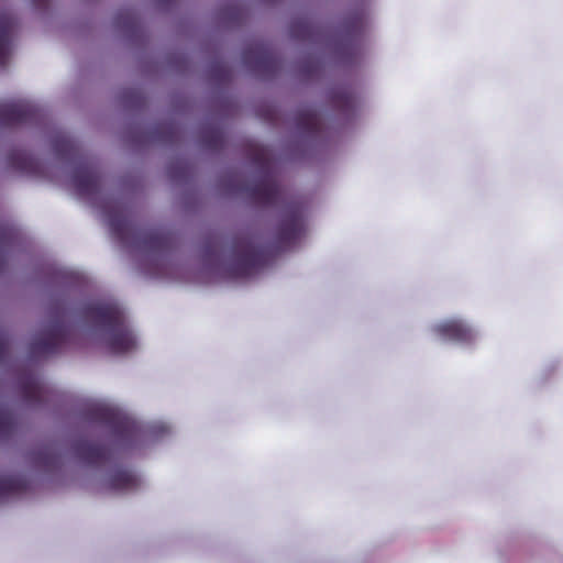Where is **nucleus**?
Returning <instances> with one entry per match:
<instances>
[{"instance_id": "obj_1", "label": "nucleus", "mask_w": 563, "mask_h": 563, "mask_svg": "<svg viewBox=\"0 0 563 563\" xmlns=\"http://www.w3.org/2000/svg\"><path fill=\"white\" fill-rule=\"evenodd\" d=\"M305 233L303 208L298 202H289L277 225L275 241L263 245L250 232H240L232 242L234 258L229 267L231 276L250 277L268 265L275 255L295 246Z\"/></svg>"}, {"instance_id": "obj_2", "label": "nucleus", "mask_w": 563, "mask_h": 563, "mask_svg": "<svg viewBox=\"0 0 563 563\" xmlns=\"http://www.w3.org/2000/svg\"><path fill=\"white\" fill-rule=\"evenodd\" d=\"M85 320L107 333L106 343L110 352L123 354L136 347V339L126 323L121 307L114 301H93L81 309Z\"/></svg>"}, {"instance_id": "obj_3", "label": "nucleus", "mask_w": 563, "mask_h": 563, "mask_svg": "<svg viewBox=\"0 0 563 563\" xmlns=\"http://www.w3.org/2000/svg\"><path fill=\"white\" fill-rule=\"evenodd\" d=\"M66 310L55 308L48 325L34 336L29 346L33 358L46 357L58 353L70 339V329L65 323Z\"/></svg>"}, {"instance_id": "obj_4", "label": "nucleus", "mask_w": 563, "mask_h": 563, "mask_svg": "<svg viewBox=\"0 0 563 563\" xmlns=\"http://www.w3.org/2000/svg\"><path fill=\"white\" fill-rule=\"evenodd\" d=\"M87 416L93 422L110 427L115 439L122 444H131L137 439L139 429L135 422L112 408L93 405L88 409Z\"/></svg>"}, {"instance_id": "obj_5", "label": "nucleus", "mask_w": 563, "mask_h": 563, "mask_svg": "<svg viewBox=\"0 0 563 563\" xmlns=\"http://www.w3.org/2000/svg\"><path fill=\"white\" fill-rule=\"evenodd\" d=\"M365 15L357 12L344 19L342 33L334 46L335 55L342 62H352L361 53V37L365 30Z\"/></svg>"}, {"instance_id": "obj_6", "label": "nucleus", "mask_w": 563, "mask_h": 563, "mask_svg": "<svg viewBox=\"0 0 563 563\" xmlns=\"http://www.w3.org/2000/svg\"><path fill=\"white\" fill-rule=\"evenodd\" d=\"M244 65L262 77L275 76L282 67L279 57L264 43H254L242 52Z\"/></svg>"}, {"instance_id": "obj_7", "label": "nucleus", "mask_w": 563, "mask_h": 563, "mask_svg": "<svg viewBox=\"0 0 563 563\" xmlns=\"http://www.w3.org/2000/svg\"><path fill=\"white\" fill-rule=\"evenodd\" d=\"M40 118L41 109L29 101L20 100L0 104V126L32 123Z\"/></svg>"}, {"instance_id": "obj_8", "label": "nucleus", "mask_w": 563, "mask_h": 563, "mask_svg": "<svg viewBox=\"0 0 563 563\" xmlns=\"http://www.w3.org/2000/svg\"><path fill=\"white\" fill-rule=\"evenodd\" d=\"M73 184L80 198L92 199L100 190L101 176L90 162H80L73 174Z\"/></svg>"}, {"instance_id": "obj_9", "label": "nucleus", "mask_w": 563, "mask_h": 563, "mask_svg": "<svg viewBox=\"0 0 563 563\" xmlns=\"http://www.w3.org/2000/svg\"><path fill=\"white\" fill-rule=\"evenodd\" d=\"M250 198L261 206H274L283 197V189L272 175H265L249 189Z\"/></svg>"}, {"instance_id": "obj_10", "label": "nucleus", "mask_w": 563, "mask_h": 563, "mask_svg": "<svg viewBox=\"0 0 563 563\" xmlns=\"http://www.w3.org/2000/svg\"><path fill=\"white\" fill-rule=\"evenodd\" d=\"M76 456L87 465H100L110 460L112 452L107 445L79 440L74 446Z\"/></svg>"}, {"instance_id": "obj_11", "label": "nucleus", "mask_w": 563, "mask_h": 563, "mask_svg": "<svg viewBox=\"0 0 563 563\" xmlns=\"http://www.w3.org/2000/svg\"><path fill=\"white\" fill-rule=\"evenodd\" d=\"M19 390L24 401L31 406L41 405L46 400L47 389L34 373H25L20 376Z\"/></svg>"}, {"instance_id": "obj_12", "label": "nucleus", "mask_w": 563, "mask_h": 563, "mask_svg": "<svg viewBox=\"0 0 563 563\" xmlns=\"http://www.w3.org/2000/svg\"><path fill=\"white\" fill-rule=\"evenodd\" d=\"M329 100L332 108L345 117L353 115L358 107L357 95L347 86H340L331 89Z\"/></svg>"}, {"instance_id": "obj_13", "label": "nucleus", "mask_w": 563, "mask_h": 563, "mask_svg": "<svg viewBox=\"0 0 563 563\" xmlns=\"http://www.w3.org/2000/svg\"><path fill=\"white\" fill-rule=\"evenodd\" d=\"M289 33L294 40L320 43L324 38L323 29L308 18H298L291 21Z\"/></svg>"}, {"instance_id": "obj_14", "label": "nucleus", "mask_w": 563, "mask_h": 563, "mask_svg": "<svg viewBox=\"0 0 563 563\" xmlns=\"http://www.w3.org/2000/svg\"><path fill=\"white\" fill-rule=\"evenodd\" d=\"M434 332L449 341L468 343L474 339L473 331L461 320H448L434 328Z\"/></svg>"}, {"instance_id": "obj_15", "label": "nucleus", "mask_w": 563, "mask_h": 563, "mask_svg": "<svg viewBox=\"0 0 563 563\" xmlns=\"http://www.w3.org/2000/svg\"><path fill=\"white\" fill-rule=\"evenodd\" d=\"M16 26L15 19L10 14L0 15V67H5L11 52V36Z\"/></svg>"}, {"instance_id": "obj_16", "label": "nucleus", "mask_w": 563, "mask_h": 563, "mask_svg": "<svg viewBox=\"0 0 563 563\" xmlns=\"http://www.w3.org/2000/svg\"><path fill=\"white\" fill-rule=\"evenodd\" d=\"M55 154L60 159L76 161L82 158L79 144L66 134H58L52 141Z\"/></svg>"}, {"instance_id": "obj_17", "label": "nucleus", "mask_w": 563, "mask_h": 563, "mask_svg": "<svg viewBox=\"0 0 563 563\" xmlns=\"http://www.w3.org/2000/svg\"><path fill=\"white\" fill-rule=\"evenodd\" d=\"M140 485V479L132 471L115 470L108 479V486L114 492H129Z\"/></svg>"}, {"instance_id": "obj_18", "label": "nucleus", "mask_w": 563, "mask_h": 563, "mask_svg": "<svg viewBox=\"0 0 563 563\" xmlns=\"http://www.w3.org/2000/svg\"><path fill=\"white\" fill-rule=\"evenodd\" d=\"M141 244L151 251H166L174 244V236L169 232L151 231L140 236Z\"/></svg>"}, {"instance_id": "obj_19", "label": "nucleus", "mask_w": 563, "mask_h": 563, "mask_svg": "<svg viewBox=\"0 0 563 563\" xmlns=\"http://www.w3.org/2000/svg\"><path fill=\"white\" fill-rule=\"evenodd\" d=\"M296 125L302 133L316 135L321 130V117L312 109L300 110L296 115Z\"/></svg>"}, {"instance_id": "obj_20", "label": "nucleus", "mask_w": 563, "mask_h": 563, "mask_svg": "<svg viewBox=\"0 0 563 563\" xmlns=\"http://www.w3.org/2000/svg\"><path fill=\"white\" fill-rule=\"evenodd\" d=\"M109 225L114 236L122 242H128L134 233L132 221L122 211L110 216Z\"/></svg>"}, {"instance_id": "obj_21", "label": "nucleus", "mask_w": 563, "mask_h": 563, "mask_svg": "<svg viewBox=\"0 0 563 563\" xmlns=\"http://www.w3.org/2000/svg\"><path fill=\"white\" fill-rule=\"evenodd\" d=\"M34 463L45 470H54L62 461L60 453L52 445H44L33 454Z\"/></svg>"}, {"instance_id": "obj_22", "label": "nucleus", "mask_w": 563, "mask_h": 563, "mask_svg": "<svg viewBox=\"0 0 563 563\" xmlns=\"http://www.w3.org/2000/svg\"><path fill=\"white\" fill-rule=\"evenodd\" d=\"M29 483L20 476L0 477V498L20 495L27 489Z\"/></svg>"}, {"instance_id": "obj_23", "label": "nucleus", "mask_w": 563, "mask_h": 563, "mask_svg": "<svg viewBox=\"0 0 563 563\" xmlns=\"http://www.w3.org/2000/svg\"><path fill=\"white\" fill-rule=\"evenodd\" d=\"M8 164L20 172H31L35 167L34 159L21 150H13L7 156Z\"/></svg>"}, {"instance_id": "obj_24", "label": "nucleus", "mask_w": 563, "mask_h": 563, "mask_svg": "<svg viewBox=\"0 0 563 563\" xmlns=\"http://www.w3.org/2000/svg\"><path fill=\"white\" fill-rule=\"evenodd\" d=\"M200 143L203 147L211 151L221 150L224 145V134L217 128L206 129L201 134Z\"/></svg>"}, {"instance_id": "obj_25", "label": "nucleus", "mask_w": 563, "mask_h": 563, "mask_svg": "<svg viewBox=\"0 0 563 563\" xmlns=\"http://www.w3.org/2000/svg\"><path fill=\"white\" fill-rule=\"evenodd\" d=\"M15 420L12 412L7 409H0V438L10 435L14 429Z\"/></svg>"}, {"instance_id": "obj_26", "label": "nucleus", "mask_w": 563, "mask_h": 563, "mask_svg": "<svg viewBox=\"0 0 563 563\" xmlns=\"http://www.w3.org/2000/svg\"><path fill=\"white\" fill-rule=\"evenodd\" d=\"M18 232L11 227H3L0 229V247L9 246L16 239Z\"/></svg>"}, {"instance_id": "obj_27", "label": "nucleus", "mask_w": 563, "mask_h": 563, "mask_svg": "<svg viewBox=\"0 0 563 563\" xmlns=\"http://www.w3.org/2000/svg\"><path fill=\"white\" fill-rule=\"evenodd\" d=\"M320 69L319 60H314L312 58H308L301 64L300 70L302 74L312 76L317 74Z\"/></svg>"}, {"instance_id": "obj_28", "label": "nucleus", "mask_w": 563, "mask_h": 563, "mask_svg": "<svg viewBox=\"0 0 563 563\" xmlns=\"http://www.w3.org/2000/svg\"><path fill=\"white\" fill-rule=\"evenodd\" d=\"M10 340L7 333L0 332V363L5 361L9 355Z\"/></svg>"}, {"instance_id": "obj_29", "label": "nucleus", "mask_w": 563, "mask_h": 563, "mask_svg": "<svg viewBox=\"0 0 563 563\" xmlns=\"http://www.w3.org/2000/svg\"><path fill=\"white\" fill-rule=\"evenodd\" d=\"M253 161H254V163L258 164L263 168H266L267 164H268V155H267L266 150H264V148L256 150Z\"/></svg>"}, {"instance_id": "obj_30", "label": "nucleus", "mask_w": 563, "mask_h": 563, "mask_svg": "<svg viewBox=\"0 0 563 563\" xmlns=\"http://www.w3.org/2000/svg\"><path fill=\"white\" fill-rule=\"evenodd\" d=\"M221 251V244L217 240H210L206 245L208 255H217Z\"/></svg>"}, {"instance_id": "obj_31", "label": "nucleus", "mask_w": 563, "mask_h": 563, "mask_svg": "<svg viewBox=\"0 0 563 563\" xmlns=\"http://www.w3.org/2000/svg\"><path fill=\"white\" fill-rule=\"evenodd\" d=\"M161 130H163L165 133H167L170 139H174L177 136L178 134V129L175 124L173 123H166V124H162L161 126Z\"/></svg>"}, {"instance_id": "obj_32", "label": "nucleus", "mask_w": 563, "mask_h": 563, "mask_svg": "<svg viewBox=\"0 0 563 563\" xmlns=\"http://www.w3.org/2000/svg\"><path fill=\"white\" fill-rule=\"evenodd\" d=\"M4 266V257L0 254V271L3 268Z\"/></svg>"}]
</instances>
